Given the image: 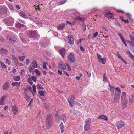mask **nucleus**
<instances>
[{
  "label": "nucleus",
  "mask_w": 134,
  "mask_h": 134,
  "mask_svg": "<svg viewBox=\"0 0 134 134\" xmlns=\"http://www.w3.org/2000/svg\"><path fill=\"white\" fill-rule=\"evenodd\" d=\"M27 35L30 38H38L40 36L37 31L35 30H29L27 32Z\"/></svg>",
  "instance_id": "obj_1"
},
{
  "label": "nucleus",
  "mask_w": 134,
  "mask_h": 134,
  "mask_svg": "<svg viewBox=\"0 0 134 134\" xmlns=\"http://www.w3.org/2000/svg\"><path fill=\"white\" fill-rule=\"evenodd\" d=\"M75 99V97L74 96L72 95L70 96L67 99L70 105L72 107L73 106Z\"/></svg>",
  "instance_id": "obj_2"
},
{
  "label": "nucleus",
  "mask_w": 134,
  "mask_h": 134,
  "mask_svg": "<svg viewBox=\"0 0 134 134\" xmlns=\"http://www.w3.org/2000/svg\"><path fill=\"white\" fill-rule=\"evenodd\" d=\"M14 20L12 17H9L6 21V24L7 26H10L13 25Z\"/></svg>",
  "instance_id": "obj_3"
},
{
  "label": "nucleus",
  "mask_w": 134,
  "mask_h": 134,
  "mask_svg": "<svg viewBox=\"0 0 134 134\" xmlns=\"http://www.w3.org/2000/svg\"><path fill=\"white\" fill-rule=\"evenodd\" d=\"M12 57L14 62L15 65L16 66H22L23 64L21 63H19L18 59L15 57V55H13Z\"/></svg>",
  "instance_id": "obj_4"
},
{
  "label": "nucleus",
  "mask_w": 134,
  "mask_h": 134,
  "mask_svg": "<svg viewBox=\"0 0 134 134\" xmlns=\"http://www.w3.org/2000/svg\"><path fill=\"white\" fill-rule=\"evenodd\" d=\"M68 43L69 44L72 45L74 43V40L72 35H69L67 36Z\"/></svg>",
  "instance_id": "obj_5"
},
{
  "label": "nucleus",
  "mask_w": 134,
  "mask_h": 134,
  "mask_svg": "<svg viewBox=\"0 0 134 134\" xmlns=\"http://www.w3.org/2000/svg\"><path fill=\"white\" fill-rule=\"evenodd\" d=\"M7 40L9 42L12 43V44L14 43L16 40V38L14 37H13L12 36H8L6 38Z\"/></svg>",
  "instance_id": "obj_6"
},
{
  "label": "nucleus",
  "mask_w": 134,
  "mask_h": 134,
  "mask_svg": "<svg viewBox=\"0 0 134 134\" xmlns=\"http://www.w3.org/2000/svg\"><path fill=\"white\" fill-rule=\"evenodd\" d=\"M68 58L69 60L70 63H73L75 61L74 55L72 53H71L69 54L68 56Z\"/></svg>",
  "instance_id": "obj_7"
},
{
  "label": "nucleus",
  "mask_w": 134,
  "mask_h": 134,
  "mask_svg": "<svg viewBox=\"0 0 134 134\" xmlns=\"http://www.w3.org/2000/svg\"><path fill=\"white\" fill-rule=\"evenodd\" d=\"M125 125V124L124 123L123 121H120L116 123V125L118 129H119L124 127Z\"/></svg>",
  "instance_id": "obj_8"
},
{
  "label": "nucleus",
  "mask_w": 134,
  "mask_h": 134,
  "mask_svg": "<svg viewBox=\"0 0 134 134\" xmlns=\"http://www.w3.org/2000/svg\"><path fill=\"white\" fill-rule=\"evenodd\" d=\"M58 66L60 69L65 70L66 69V66L62 61H60L58 64Z\"/></svg>",
  "instance_id": "obj_9"
},
{
  "label": "nucleus",
  "mask_w": 134,
  "mask_h": 134,
  "mask_svg": "<svg viewBox=\"0 0 134 134\" xmlns=\"http://www.w3.org/2000/svg\"><path fill=\"white\" fill-rule=\"evenodd\" d=\"M19 52L20 53V55H22V56H19L18 57V59L19 60L21 61H23L24 59H25V57L24 56H23V55H24V53L22 52V51L21 50H20V51H19Z\"/></svg>",
  "instance_id": "obj_10"
},
{
  "label": "nucleus",
  "mask_w": 134,
  "mask_h": 134,
  "mask_svg": "<svg viewBox=\"0 0 134 134\" xmlns=\"http://www.w3.org/2000/svg\"><path fill=\"white\" fill-rule=\"evenodd\" d=\"M15 25L16 28H20L21 27H23L25 29H26V26L25 25L22 24L19 22H17L15 23Z\"/></svg>",
  "instance_id": "obj_11"
},
{
  "label": "nucleus",
  "mask_w": 134,
  "mask_h": 134,
  "mask_svg": "<svg viewBox=\"0 0 134 134\" xmlns=\"http://www.w3.org/2000/svg\"><path fill=\"white\" fill-rule=\"evenodd\" d=\"M120 94H117L116 93H115L114 99V102L116 103L118 102L120 98Z\"/></svg>",
  "instance_id": "obj_12"
},
{
  "label": "nucleus",
  "mask_w": 134,
  "mask_h": 134,
  "mask_svg": "<svg viewBox=\"0 0 134 134\" xmlns=\"http://www.w3.org/2000/svg\"><path fill=\"white\" fill-rule=\"evenodd\" d=\"M132 41H130L128 40H126V41L130 44L131 45L134 47V36L130 35L129 36Z\"/></svg>",
  "instance_id": "obj_13"
},
{
  "label": "nucleus",
  "mask_w": 134,
  "mask_h": 134,
  "mask_svg": "<svg viewBox=\"0 0 134 134\" xmlns=\"http://www.w3.org/2000/svg\"><path fill=\"white\" fill-rule=\"evenodd\" d=\"M28 92L26 89H25L24 91V93L23 94L24 97L27 102H29L30 100V98L28 94Z\"/></svg>",
  "instance_id": "obj_14"
},
{
  "label": "nucleus",
  "mask_w": 134,
  "mask_h": 134,
  "mask_svg": "<svg viewBox=\"0 0 134 134\" xmlns=\"http://www.w3.org/2000/svg\"><path fill=\"white\" fill-rule=\"evenodd\" d=\"M7 97V94H4L1 97V99H0V105H3L4 104V100L6 99Z\"/></svg>",
  "instance_id": "obj_15"
},
{
  "label": "nucleus",
  "mask_w": 134,
  "mask_h": 134,
  "mask_svg": "<svg viewBox=\"0 0 134 134\" xmlns=\"http://www.w3.org/2000/svg\"><path fill=\"white\" fill-rule=\"evenodd\" d=\"M11 110L14 115H16L18 112V109L16 106V105L12 106Z\"/></svg>",
  "instance_id": "obj_16"
},
{
  "label": "nucleus",
  "mask_w": 134,
  "mask_h": 134,
  "mask_svg": "<svg viewBox=\"0 0 134 134\" xmlns=\"http://www.w3.org/2000/svg\"><path fill=\"white\" fill-rule=\"evenodd\" d=\"M66 53V51L64 48H62L59 50V54L64 58V56Z\"/></svg>",
  "instance_id": "obj_17"
},
{
  "label": "nucleus",
  "mask_w": 134,
  "mask_h": 134,
  "mask_svg": "<svg viewBox=\"0 0 134 134\" xmlns=\"http://www.w3.org/2000/svg\"><path fill=\"white\" fill-rule=\"evenodd\" d=\"M121 102L123 106L125 107L127 104V99L126 98L125 99H121Z\"/></svg>",
  "instance_id": "obj_18"
},
{
  "label": "nucleus",
  "mask_w": 134,
  "mask_h": 134,
  "mask_svg": "<svg viewBox=\"0 0 134 134\" xmlns=\"http://www.w3.org/2000/svg\"><path fill=\"white\" fill-rule=\"evenodd\" d=\"M134 95L132 94L129 97V103L130 104H131L134 103Z\"/></svg>",
  "instance_id": "obj_19"
},
{
  "label": "nucleus",
  "mask_w": 134,
  "mask_h": 134,
  "mask_svg": "<svg viewBox=\"0 0 134 134\" xmlns=\"http://www.w3.org/2000/svg\"><path fill=\"white\" fill-rule=\"evenodd\" d=\"M8 83V82L7 81L4 84L3 86V90H7L9 88V86Z\"/></svg>",
  "instance_id": "obj_20"
},
{
  "label": "nucleus",
  "mask_w": 134,
  "mask_h": 134,
  "mask_svg": "<svg viewBox=\"0 0 134 134\" xmlns=\"http://www.w3.org/2000/svg\"><path fill=\"white\" fill-rule=\"evenodd\" d=\"M53 119V115L51 114L47 116L46 121H52V120Z\"/></svg>",
  "instance_id": "obj_21"
},
{
  "label": "nucleus",
  "mask_w": 134,
  "mask_h": 134,
  "mask_svg": "<svg viewBox=\"0 0 134 134\" xmlns=\"http://www.w3.org/2000/svg\"><path fill=\"white\" fill-rule=\"evenodd\" d=\"M46 127L47 128L50 129L51 126L52 125V121H46Z\"/></svg>",
  "instance_id": "obj_22"
},
{
  "label": "nucleus",
  "mask_w": 134,
  "mask_h": 134,
  "mask_svg": "<svg viewBox=\"0 0 134 134\" xmlns=\"http://www.w3.org/2000/svg\"><path fill=\"white\" fill-rule=\"evenodd\" d=\"M98 119H103L105 120H107L108 119L106 116L103 115H100L99 116L98 118Z\"/></svg>",
  "instance_id": "obj_23"
},
{
  "label": "nucleus",
  "mask_w": 134,
  "mask_h": 134,
  "mask_svg": "<svg viewBox=\"0 0 134 134\" xmlns=\"http://www.w3.org/2000/svg\"><path fill=\"white\" fill-rule=\"evenodd\" d=\"M32 88L33 89V91L31 93L33 95L35 96L36 95V87L35 85H33L32 86Z\"/></svg>",
  "instance_id": "obj_24"
},
{
  "label": "nucleus",
  "mask_w": 134,
  "mask_h": 134,
  "mask_svg": "<svg viewBox=\"0 0 134 134\" xmlns=\"http://www.w3.org/2000/svg\"><path fill=\"white\" fill-rule=\"evenodd\" d=\"M65 26V24H61L59 25L57 27L58 29L59 30H61Z\"/></svg>",
  "instance_id": "obj_25"
},
{
  "label": "nucleus",
  "mask_w": 134,
  "mask_h": 134,
  "mask_svg": "<svg viewBox=\"0 0 134 134\" xmlns=\"http://www.w3.org/2000/svg\"><path fill=\"white\" fill-rule=\"evenodd\" d=\"M19 15L20 16H21L24 18H26L27 17L26 13L23 11L20 12L19 13Z\"/></svg>",
  "instance_id": "obj_26"
},
{
  "label": "nucleus",
  "mask_w": 134,
  "mask_h": 134,
  "mask_svg": "<svg viewBox=\"0 0 134 134\" xmlns=\"http://www.w3.org/2000/svg\"><path fill=\"white\" fill-rule=\"evenodd\" d=\"M1 14H5L7 13L6 8L5 7H3L2 8L1 11Z\"/></svg>",
  "instance_id": "obj_27"
},
{
  "label": "nucleus",
  "mask_w": 134,
  "mask_h": 134,
  "mask_svg": "<svg viewBox=\"0 0 134 134\" xmlns=\"http://www.w3.org/2000/svg\"><path fill=\"white\" fill-rule=\"evenodd\" d=\"M8 52V50L3 48L0 49V52L2 54H6Z\"/></svg>",
  "instance_id": "obj_28"
},
{
  "label": "nucleus",
  "mask_w": 134,
  "mask_h": 134,
  "mask_svg": "<svg viewBox=\"0 0 134 134\" xmlns=\"http://www.w3.org/2000/svg\"><path fill=\"white\" fill-rule=\"evenodd\" d=\"M119 18L122 22H124V23L126 24L129 23V21L127 19L124 20L123 17L122 16H120Z\"/></svg>",
  "instance_id": "obj_29"
},
{
  "label": "nucleus",
  "mask_w": 134,
  "mask_h": 134,
  "mask_svg": "<svg viewBox=\"0 0 134 134\" xmlns=\"http://www.w3.org/2000/svg\"><path fill=\"white\" fill-rule=\"evenodd\" d=\"M105 15V16L107 17V18L108 16H111L113 15V14L111 13L110 11H108L106 12Z\"/></svg>",
  "instance_id": "obj_30"
},
{
  "label": "nucleus",
  "mask_w": 134,
  "mask_h": 134,
  "mask_svg": "<svg viewBox=\"0 0 134 134\" xmlns=\"http://www.w3.org/2000/svg\"><path fill=\"white\" fill-rule=\"evenodd\" d=\"M63 122L64 123H65L66 122L67 119L66 117V116L65 115H62V117L61 118Z\"/></svg>",
  "instance_id": "obj_31"
},
{
  "label": "nucleus",
  "mask_w": 134,
  "mask_h": 134,
  "mask_svg": "<svg viewBox=\"0 0 134 134\" xmlns=\"http://www.w3.org/2000/svg\"><path fill=\"white\" fill-rule=\"evenodd\" d=\"M63 125L62 122H61L59 125V127L61 129V132L62 133H63L64 131Z\"/></svg>",
  "instance_id": "obj_32"
},
{
  "label": "nucleus",
  "mask_w": 134,
  "mask_h": 134,
  "mask_svg": "<svg viewBox=\"0 0 134 134\" xmlns=\"http://www.w3.org/2000/svg\"><path fill=\"white\" fill-rule=\"evenodd\" d=\"M48 65V63L47 62H43L42 63V65L43 68L45 69L48 70V69L47 67V65Z\"/></svg>",
  "instance_id": "obj_33"
},
{
  "label": "nucleus",
  "mask_w": 134,
  "mask_h": 134,
  "mask_svg": "<svg viewBox=\"0 0 134 134\" xmlns=\"http://www.w3.org/2000/svg\"><path fill=\"white\" fill-rule=\"evenodd\" d=\"M13 79L15 81H18L20 80V77L19 76H14L13 77Z\"/></svg>",
  "instance_id": "obj_34"
},
{
  "label": "nucleus",
  "mask_w": 134,
  "mask_h": 134,
  "mask_svg": "<svg viewBox=\"0 0 134 134\" xmlns=\"http://www.w3.org/2000/svg\"><path fill=\"white\" fill-rule=\"evenodd\" d=\"M106 59L105 58H101V59L99 60L98 61L99 62H102V63L103 64H105V63Z\"/></svg>",
  "instance_id": "obj_35"
},
{
  "label": "nucleus",
  "mask_w": 134,
  "mask_h": 134,
  "mask_svg": "<svg viewBox=\"0 0 134 134\" xmlns=\"http://www.w3.org/2000/svg\"><path fill=\"white\" fill-rule=\"evenodd\" d=\"M32 66L34 68L37 67V64L36 61L35 60H34L32 62Z\"/></svg>",
  "instance_id": "obj_36"
},
{
  "label": "nucleus",
  "mask_w": 134,
  "mask_h": 134,
  "mask_svg": "<svg viewBox=\"0 0 134 134\" xmlns=\"http://www.w3.org/2000/svg\"><path fill=\"white\" fill-rule=\"evenodd\" d=\"M67 0H65L64 1H62L57 3L58 5H60L64 4L66 1Z\"/></svg>",
  "instance_id": "obj_37"
},
{
  "label": "nucleus",
  "mask_w": 134,
  "mask_h": 134,
  "mask_svg": "<svg viewBox=\"0 0 134 134\" xmlns=\"http://www.w3.org/2000/svg\"><path fill=\"white\" fill-rule=\"evenodd\" d=\"M20 83L19 82H13L12 83V85L13 86H15L16 87L20 85Z\"/></svg>",
  "instance_id": "obj_38"
},
{
  "label": "nucleus",
  "mask_w": 134,
  "mask_h": 134,
  "mask_svg": "<svg viewBox=\"0 0 134 134\" xmlns=\"http://www.w3.org/2000/svg\"><path fill=\"white\" fill-rule=\"evenodd\" d=\"M8 6L9 8L12 11H13L14 10V9L13 8V7L12 6V4L9 3L8 4Z\"/></svg>",
  "instance_id": "obj_39"
},
{
  "label": "nucleus",
  "mask_w": 134,
  "mask_h": 134,
  "mask_svg": "<svg viewBox=\"0 0 134 134\" xmlns=\"http://www.w3.org/2000/svg\"><path fill=\"white\" fill-rule=\"evenodd\" d=\"M0 65L2 68H5L6 67L5 64L1 61H0Z\"/></svg>",
  "instance_id": "obj_40"
},
{
  "label": "nucleus",
  "mask_w": 134,
  "mask_h": 134,
  "mask_svg": "<svg viewBox=\"0 0 134 134\" xmlns=\"http://www.w3.org/2000/svg\"><path fill=\"white\" fill-rule=\"evenodd\" d=\"M126 93L125 92H122V95H121V99H125V98H126Z\"/></svg>",
  "instance_id": "obj_41"
},
{
  "label": "nucleus",
  "mask_w": 134,
  "mask_h": 134,
  "mask_svg": "<svg viewBox=\"0 0 134 134\" xmlns=\"http://www.w3.org/2000/svg\"><path fill=\"white\" fill-rule=\"evenodd\" d=\"M19 35L21 39V41L23 42H24V39L23 37V33H21L19 34Z\"/></svg>",
  "instance_id": "obj_42"
},
{
  "label": "nucleus",
  "mask_w": 134,
  "mask_h": 134,
  "mask_svg": "<svg viewBox=\"0 0 134 134\" xmlns=\"http://www.w3.org/2000/svg\"><path fill=\"white\" fill-rule=\"evenodd\" d=\"M117 54L118 57L119 59H120L122 61V60H124V59H123L121 55L119 54V52H118Z\"/></svg>",
  "instance_id": "obj_43"
},
{
  "label": "nucleus",
  "mask_w": 134,
  "mask_h": 134,
  "mask_svg": "<svg viewBox=\"0 0 134 134\" xmlns=\"http://www.w3.org/2000/svg\"><path fill=\"white\" fill-rule=\"evenodd\" d=\"M126 53L130 58L133 55L129 50H127L126 51Z\"/></svg>",
  "instance_id": "obj_44"
},
{
  "label": "nucleus",
  "mask_w": 134,
  "mask_h": 134,
  "mask_svg": "<svg viewBox=\"0 0 134 134\" xmlns=\"http://www.w3.org/2000/svg\"><path fill=\"white\" fill-rule=\"evenodd\" d=\"M38 93L39 95L38 96L39 98L41 99H42V91L40 90L39 91Z\"/></svg>",
  "instance_id": "obj_45"
},
{
  "label": "nucleus",
  "mask_w": 134,
  "mask_h": 134,
  "mask_svg": "<svg viewBox=\"0 0 134 134\" xmlns=\"http://www.w3.org/2000/svg\"><path fill=\"white\" fill-rule=\"evenodd\" d=\"M34 72L37 75H40V72L38 69H35Z\"/></svg>",
  "instance_id": "obj_46"
},
{
  "label": "nucleus",
  "mask_w": 134,
  "mask_h": 134,
  "mask_svg": "<svg viewBox=\"0 0 134 134\" xmlns=\"http://www.w3.org/2000/svg\"><path fill=\"white\" fill-rule=\"evenodd\" d=\"M27 81L31 85L32 84L33 82L32 81V80L31 79V78L30 77H29L28 78Z\"/></svg>",
  "instance_id": "obj_47"
},
{
  "label": "nucleus",
  "mask_w": 134,
  "mask_h": 134,
  "mask_svg": "<svg viewBox=\"0 0 134 134\" xmlns=\"http://www.w3.org/2000/svg\"><path fill=\"white\" fill-rule=\"evenodd\" d=\"M32 80L34 82H36V77L34 76H32L30 77Z\"/></svg>",
  "instance_id": "obj_48"
},
{
  "label": "nucleus",
  "mask_w": 134,
  "mask_h": 134,
  "mask_svg": "<svg viewBox=\"0 0 134 134\" xmlns=\"http://www.w3.org/2000/svg\"><path fill=\"white\" fill-rule=\"evenodd\" d=\"M117 34L120 38L121 40H122V39L124 38L123 36H122V34L121 33H120V32H118L117 33Z\"/></svg>",
  "instance_id": "obj_49"
},
{
  "label": "nucleus",
  "mask_w": 134,
  "mask_h": 134,
  "mask_svg": "<svg viewBox=\"0 0 134 134\" xmlns=\"http://www.w3.org/2000/svg\"><path fill=\"white\" fill-rule=\"evenodd\" d=\"M98 32H96L95 33H93V37L95 38L98 35Z\"/></svg>",
  "instance_id": "obj_50"
},
{
  "label": "nucleus",
  "mask_w": 134,
  "mask_h": 134,
  "mask_svg": "<svg viewBox=\"0 0 134 134\" xmlns=\"http://www.w3.org/2000/svg\"><path fill=\"white\" fill-rule=\"evenodd\" d=\"M5 62L7 64L9 65H10V60L8 58H6L5 59Z\"/></svg>",
  "instance_id": "obj_51"
},
{
  "label": "nucleus",
  "mask_w": 134,
  "mask_h": 134,
  "mask_svg": "<svg viewBox=\"0 0 134 134\" xmlns=\"http://www.w3.org/2000/svg\"><path fill=\"white\" fill-rule=\"evenodd\" d=\"M91 122V120L90 119L88 118L86 120L85 122L86 123H89L90 124Z\"/></svg>",
  "instance_id": "obj_52"
},
{
  "label": "nucleus",
  "mask_w": 134,
  "mask_h": 134,
  "mask_svg": "<svg viewBox=\"0 0 134 134\" xmlns=\"http://www.w3.org/2000/svg\"><path fill=\"white\" fill-rule=\"evenodd\" d=\"M89 126H87L86 125H84V129L86 131H87L89 129Z\"/></svg>",
  "instance_id": "obj_53"
},
{
  "label": "nucleus",
  "mask_w": 134,
  "mask_h": 134,
  "mask_svg": "<svg viewBox=\"0 0 134 134\" xmlns=\"http://www.w3.org/2000/svg\"><path fill=\"white\" fill-rule=\"evenodd\" d=\"M107 77L106 76H104V77H103V81L104 83H105L107 82Z\"/></svg>",
  "instance_id": "obj_54"
},
{
  "label": "nucleus",
  "mask_w": 134,
  "mask_h": 134,
  "mask_svg": "<svg viewBox=\"0 0 134 134\" xmlns=\"http://www.w3.org/2000/svg\"><path fill=\"white\" fill-rule=\"evenodd\" d=\"M97 59H98V60H99H99L100 59L102 58H101V56L99 54H98V53H97Z\"/></svg>",
  "instance_id": "obj_55"
},
{
  "label": "nucleus",
  "mask_w": 134,
  "mask_h": 134,
  "mask_svg": "<svg viewBox=\"0 0 134 134\" xmlns=\"http://www.w3.org/2000/svg\"><path fill=\"white\" fill-rule=\"evenodd\" d=\"M29 72H30L31 73L33 71V70L34 69L32 67L30 66L29 68Z\"/></svg>",
  "instance_id": "obj_56"
},
{
  "label": "nucleus",
  "mask_w": 134,
  "mask_h": 134,
  "mask_svg": "<svg viewBox=\"0 0 134 134\" xmlns=\"http://www.w3.org/2000/svg\"><path fill=\"white\" fill-rule=\"evenodd\" d=\"M66 65L68 68V71H71V69L69 65L68 64H66Z\"/></svg>",
  "instance_id": "obj_57"
},
{
  "label": "nucleus",
  "mask_w": 134,
  "mask_h": 134,
  "mask_svg": "<svg viewBox=\"0 0 134 134\" xmlns=\"http://www.w3.org/2000/svg\"><path fill=\"white\" fill-rule=\"evenodd\" d=\"M37 88L39 89H42V86L40 84H38L37 86Z\"/></svg>",
  "instance_id": "obj_58"
},
{
  "label": "nucleus",
  "mask_w": 134,
  "mask_h": 134,
  "mask_svg": "<svg viewBox=\"0 0 134 134\" xmlns=\"http://www.w3.org/2000/svg\"><path fill=\"white\" fill-rule=\"evenodd\" d=\"M122 42H123L124 44H125V46H127L126 43V42L125 40L124 39V38H123L121 40Z\"/></svg>",
  "instance_id": "obj_59"
},
{
  "label": "nucleus",
  "mask_w": 134,
  "mask_h": 134,
  "mask_svg": "<svg viewBox=\"0 0 134 134\" xmlns=\"http://www.w3.org/2000/svg\"><path fill=\"white\" fill-rule=\"evenodd\" d=\"M115 90L118 91L119 93L118 94H120L121 91L120 89L118 88V87H116L115 88Z\"/></svg>",
  "instance_id": "obj_60"
},
{
  "label": "nucleus",
  "mask_w": 134,
  "mask_h": 134,
  "mask_svg": "<svg viewBox=\"0 0 134 134\" xmlns=\"http://www.w3.org/2000/svg\"><path fill=\"white\" fill-rule=\"evenodd\" d=\"M126 15L128 18L132 17L131 15L129 13H126Z\"/></svg>",
  "instance_id": "obj_61"
},
{
  "label": "nucleus",
  "mask_w": 134,
  "mask_h": 134,
  "mask_svg": "<svg viewBox=\"0 0 134 134\" xmlns=\"http://www.w3.org/2000/svg\"><path fill=\"white\" fill-rule=\"evenodd\" d=\"M107 18L109 20H110V19L113 20L114 19V17L113 16V15H112V16H109Z\"/></svg>",
  "instance_id": "obj_62"
},
{
  "label": "nucleus",
  "mask_w": 134,
  "mask_h": 134,
  "mask_svg": "<svg viewBox=\"0 0 134 134\" xmlns=\"http://www.w3.org/2000/svg\"><path fill=\"white\" fill-rule=\"evenodd\" d=\"M34 100L32 98L30 102L28 104V105L27 107H28L31 104V103Z\"/></svg>",
  "instance_id": "obj_63"
},
{
  "label": "nucleus",
  "mask_w": 134,
  "mask_h": 134,
  "mask_svg": "<svg viewBox=\"0 0 134 134\" xmlns=\"http://www.w3.org/2000/svg\"><path fill=\"white\" fill-rule=\"evenodd\" d=\"M110 91L113 93V94L114 93V88L113 87H111L110 88Z\"/></svg>",
  "instance_id": "obj_64"
}]
</instances>
